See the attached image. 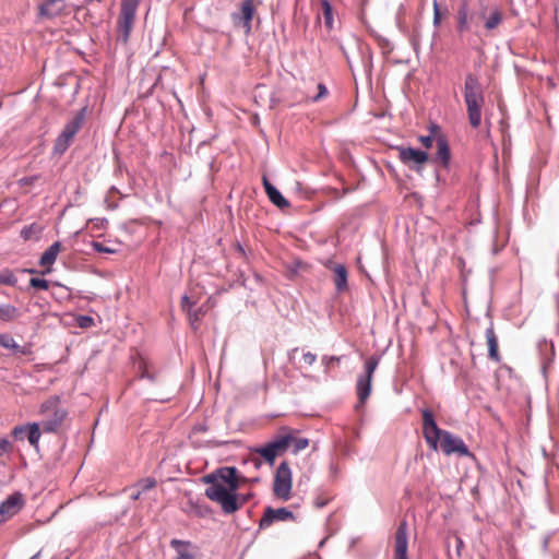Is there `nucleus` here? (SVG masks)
<instances>
[{
    "label": "nucleus",
    "instance_id": "1",
    "mask_svg": "<svg viewBox=\"0 0 559 559\" xmlns=\"http://www.w3.org/2000/svg\"><path fill=\"white\" fill-rule=\"evenodd\" d=\"M202 479L209 485L205 489V496L210 500L219 503L226 514L234 513L239 509L238 495L236 493L239 487L236 467H221L203 476Z\"/></svg>",
    "mask_w": 559,
    "mask_h": 559
},
{
    "label": "nucleus",
    "instance_id": "2",
    "mask_svg": "<svg viewBox=\"0 0 559 559\" xmlns=\"http://www.w3.org/2000/svg\"><path fill=\"white\" fill-rule=\"evenodd\" d=\"M423 433L429 448L437 451L440 448L444 454H457L460 456H469L471 452L463 439L454 436L450 431L438 427L433 414L430 409L423 411Z\"/></svg>",
    "mask_w": 559,
    "mask_h": 559
},
{
    "label": "nucleus",
    "instance_id": "3",
    "mask_svg": "<svg viewBox=\"0 0 559 559\" xmlns=\"http://www.w3.org/2000/svg\"><path fill=\"white\" fill-rule=\"evenodd\" d=\"M463 96L468 122L472 128L477 129L481 123L485 94L481 83L473 73L465 76Z\"/></svg>",
    "mask_w": 559,
    "mask_h": 559
},
{
    "label": "nucleus",
    "instance_id": "4",
    "mask_svg": "<svg viewBox=\"0 0 559 559\" xmlns=\"http://www.w3.org/2000/svg\"><path fill=\"white\" fill-rule=\"evenodd\" d=\"M40 414L45 416L41 421L44 432H56L62 425L67 411L60 406V399L57 395L50 396L40 405Z\"/></svg>",
    "mask_w": 559,
    "mask_h": 559
},
{
    "label": "nucleus",
    "instance_id": "5",
    "mask_svg": "<svg viewBox=\"0 0 559 559\" xmlns=\"http://www.w3.org/2000/svg\"><path fill=\"white\" fill-rule=\"evenodd\" d=\"M87 108H81L63 127V130L58 135L55 142V151L62 154L64 153L71 142L73 141L78 131L83 127L86 118Z\"/></svg>",
    "mask_w": 559,
    "mask_h": 559
},
{
    "label": "nucleus",
    "instance_id": "6",
    "mask_svg": "<svg viewBox=\"0 0 559 559\" xmlns=\"http://www.w3.org/2000/svg\"><path fill=\"white\" fill-rule=\"evenodd\" d=\"M140 0H121L117 28L119 38L124 44L129 40L132 32Z\"/></svg>",
    "mask_w": 559,
    "mask_h": 559
},
{
    "label": "nucleus",
    "instance_id": "7",
    "mask_svg": "<svg viewBox=\"0 0 559 559\" xmlns=\"http://www.w3.org/2000/svg\"><path fill=\"white\" fill-rule=\"evenodd\" d=\"M380 362V356L372 355L368 357L361 372L356 380V393L358 401L364 404L371 393V381L373 373Z\"/></svg>",
    "mask_w": 559,
    "mask_h": 559
},
{
    "label": "nucleus",
    "instance_id": "8",
    "mask_svg": "<svg viewBox=\"0 0 559 559\" xmlns=\"http://www.w3.org/2000/svg\"><path fill=\"white\" fill-rule=\"evenodd\" d=\"M81 5L70 4L67 0H44L38 5L37 16L41 20L52 21L70 15L72 11H80Z\"/></svg>",
    "mask_w": 559,
    "mask_h": 559
},
{
    "label": "nucleus",
    "instance_id": "9",
    "mask_svg": "<svg viewBox=\"0 0 559 559\" xmlns=\"http://www.w3.org/2000/svg\"><path fill=\"white\" fill-rule=\"evenodd\" d=\"M273 492L276 498L287 501L292 496V469L286 461L276 468L273 483Z\"/></svg>",
    "mask_w": 559,
    "mask_h": 559
},
{
    "label": "nucleus",
    "instance_id": "10",
    "mask_svg": "<svg viewBox=\"0 0 559 559\" xmlns=\"http://www.w3.org/2000/svg\"><path fill=\"white\" fill-rule=\"evenodd\" d=\"M396 150L399 151L400 160L416 171H420L429 158L427 152L411 146H397Z\"/></svg>",
    "mask_w": 559,
    "mask_h": 559
},
{
    "label": "nucleus",
    "instance_id": "11",
    "mask_svg": "<svg viewBox=\"0 0 559 559\" xmlns=\"http://www.w3.org/2000/svg\"><path fill=\"white\" fill-rule=\"evenodd\" d=\"M295 515L287 508H278L273 509L272 507H266L264 510V514L260 520V528H266L271 526L275 521H288L294 520Z\"/></svg>",
    "mask_w": 559,
    "mask_h": 559
},
{
    "label": "nucleus",
    "instance_id": "12",
    "mask_svg": "<svg viewBox=\"0 0 559 559\" xmlns=\"http://www.w3.org/2000/svg\"><path fill=\"white\" fill-rule=\"evenodd\" d=\"M408 525L406 521H401L394 536V555L395 559H408Z\"/></svg>",
    "mask_w": 559,
    "mask_h": 559
},
{
    "label": "nucleus",
    "instance_id": "13",
    "mask_svg": "<svg viewBox=\"0 0 559 559\" xmlns=\"http://www.w3.org/2000/svg\"><path fill=\"white\" fill-rule=\"evenodd\" d=\"M254 13V0H243L240 12H234L231 19L235 24H241L248 31L251 28V22Z\"/></svg>",
    "mask_w": 559,
    "mask_h": 559
},
{
    "label": "nucleus",
    "instance_id": "14",
    "mask_svg": "<svg viewBox=\"0 0 559 559\" xmlns=\"http://www.w3.org/2000/svg\"><path fill=\"white\" fill-rule=\"evenodd\" d=\"M23 506V499L21 495H13L8 497L3 502L0 503V524L8 518L14 515Z\"/></svg>",
    "mask_w": 559,
    "mask_h": 559
},
{
    "label": "nucleus",
    "instance_id": "15",
    "mask_svg": "<svg viewBox=\"0 0 559 559\" xmlns=\"http://www.w3.org/2000/svg\"><path fill=\"white\" fill-rule=\"evenodd\" d=\"M60 250L61 243L59 241H55L44 251L39 259V265L47 267V270L43 271V274H47L51 271V266L56 262Z\"/></svg>",
    "mask_w": 559,
    "mask_h": 559
},
{
    "label": "nucleus",
    "instance_id": "16",
    "mask_svg": "<svg viewBox=\"0 0 559 559\" xmlns=\"http://www.w3.org/2000/svg\"><path fill=\"white\" fill-rule=\"evenodd\" d=\"M436 159L444 167H447L451 159L450 146L447 138L443 134L436 136Z\"/></svg>",
    "mask_w": 559,
    "mask_h": 559
},
{
    "label": "nucleus",
    "instance_id": "17",
    "mask_svg": "<svg viewBox=\"0 0 559 559\" xmlns=\"http://www.w3.org/2000/svg\"><path fill=\"white\" fill-rule=\"evenodd\" d=\"M333 271V283L338 294L344 293L348 288L347 278L348 272L344 264H335L332 267Z\"/></svg>",
    "mask_w": 559,
    "mask_h": 559
},
{
    "label": "nucleus",
    "instance_id": "18",
    "mask_svg": "<svg viewBox=\"0 0 559 559\" xmlns=\"http://www.w3.org/2000/svg\"><path fill=\"white\" fill-rule=\"evenodd\" d=\"M485 336L488 345V357L496 362H500L501 356L498 350V337L495 333L492 323H490L486 329Z\"/></svg>",
    "mask_w": 559,
    "mask_h": 559
},
{
    "label": "nucleus",
    "instance_id": "19",
    "mask_svg": "<svg viewBox=\"0 0 559 559\" xmlns=\"http://www.w3.org/2000/svg\"><path fill=\"white\" fill-rule=\"evenodd\" d=\"M263 186L265 189V193L270 201L280 209L287 207L289 205L288 201L283 197V194L266 179L263 177Z\"/></svg>",
    "mask_w": 559,
    "mask_h": 559
},
{
    "label": "nucleus",
    "instance_id": "20",
    "mask_svg": "<svg viewBox=\"0 0 559 559\" xmlns=\"http://www.w3.org/2000/svg\"><path fill=\"white\" fill-rule=\"evenodd\" d=\"M0 346L23 356L31 353L29 347L19 345L9 333H0Z\"/></svg>",
    "mask_w": 559,
    "mask_h": 559
},
{
    "label": "nucleus",
    "instance_id": "21",
    "mask_svg": "<svg viewBox=\"0 0 559 559\" xmlns=\"http://www.w3.org/2000/svg\"><path fill=\"white\" fill-rule=\"evenodd\" d=\"M293 436L290 433L280 435L271 440L269 443L274 452L280 455L286 452L292 445Z\"/></svg>",
    "mask_w": 559,
    "mask_h": 559
},
{
    "label": "nucleus",
    "instance_id": "22",
    "mask_svg": "<svg viewBox=\"0 0 559 559\" xmlns=\"http://www.w3.org/2000/svg\"><path fill=\"white\" fill-rule=\"evenodd\" d=\"M503 21V15L498 7H493L489 15L485 19L484 27L486 31L491 32L497 28Z\"/></svg>",
    "mask_w": 559,
    "mask_h": 559
},
{
    "label": "nucleus",
    "instance_id": "23",
    "mask_svg": "<svg viewBox=\"0 0 559 559\" xmlns=\"http://www.w3.org/2000/svg\"><path fill=\"white\" fill-rule=\"evenodd\" d=\"M471 15L468 13V5L466 2L462 3L459 8L457 12V29L460 32H465L471 28Z\"/></svg>",
    "mask_w": 559,
    "mask_h": 559
},
{
    "label": "nucleus",
    "instance_id": "24",
    "mask_svg": "<svg viewBox=\"0 0 559 559\" xmlns=\"http://www.w3.org/2000/svg\"><path fill=\"white\" fill-rule=\"evenodd\" d=\"M170 546L178 552L176 559H195L194 555L187 550L191 546L190 542L174 538L170 540Z\"/></svg>",
    "mask_w": 559,
    "mask_h": 559
},
{
    "label": "nucleus",
    "instance_id": "25",
    "mask_svg": "<svg viewBox=\"0 0 559 559\" xmlns=\"http://www.w3.org/2000/svg\"><path fill=\"white\" fill-rule=\"evenodd\" d=\"M21 316L19 309L10 304H0V320L11 322Z\"/></svg>",
    "mask_w": 559,
    "mask_h": 559
},
{
    "label": "nucleus",
    "instance_id": "26",
    "mask_svg": "<svg viewBox=\"0 0 559 559\" xmlns=\"http://www.w3.org/2000/svg\"><path fill=\"white\" fill-rule=\"evenodd\" d=\"M41 436L40 426L37 423L27 424V440L36 450L39 448V439Z\"/></svg>",
    "mask_w": 559,
    "mask_h": 559
},
{
    "label": "nucleus",
    "instance_id": "27",
    "mask_svg": "<svg viewBox=\"0 0 559 559\" xmlns=\"http://www.w3.org/2000/svg\"><path fill=\"white\" fill-rule=\"evenodd\" d=\"M253 452L261 455L266 463H269L271 466L274 464L275 459L277 454L274 452L271 444L267 442L264 445H260L253 449Z\"/></svg>",
    "mask_w": 559,
    "mask_h": 559
},
{
    "label": "nucleus",
    "instance_id": "28",
    "mask_svg": "<svg viewBox=\"0 0 559 559\" xmlns=\"http://www.w3.org/2000/svg\"><path fill=\"white\" fill-rule=\"evenodd\" d=\"M41 233V227L36 223L26 225L22 228L20 235L24 240H29L33 238H38Z\"/></svg>",
    "mask_w": 559,
    "mask_h": 559
},
{
    "label": "nucleus",
    "instance_id": "29",
    "mask_svg": "<svg viewBox=\"0 0 559 559\" xmlns=\"http://www.w3.org/2000/svg\"><path fill=\"white\" fill-rule=\"evenodd\" d=\"M322 13L324 17V25L328 29L333 27V13L332 5L328 0H321Z\"/></svg>",
    "mask_w": 559,
    "mask_h": 559
},
{
    "label": "nucleus",
    "instance_id": "30",
    "mask_svg": "<svg viewBox=\"0 0 559 559\" xmlns=\"http://www.w3.org/2000/svg\"><path fill=\"white\" fill-rule=\"evenodd\" d=\"M156 486V479L153 477H146L144 479L139 480L135 485V489H140V492L144 493L148 490L153 489Z\"/></svg>",
    "mask_w": 559,
    "mask_h": 559
},
{
    "label": "nucleus",
    "instance_id": "31",
    "mask_svg": "<svg viewBox=\"0 0 559 559\" xmlns=\"http://www.w3.org/2000/svg\"><path fill=\"white\" fill-rule=\"evenodd\" d=\"M454 544H455L454 552H452L450 549L448 550L449 558L450 559H460L462 557V550L464 549L465 544H464L463 539L457 535L454 536Z\"/></svg>",
    "mask_w": 559,
    "mask_h": 559
},
{
    "label": "nucleus",
    "instance_id": "32",
    "mask_svg": "<svg viewBox=\"0 0 559 559\" xmlns=\"http://www.w3.org/2000/svg\"><path fill=\"white\" fill-rule=\"evenodd\" d=\"M309 445V440L307 438H296L293 436L292 445L293 453L297 454L299 451L306 449Z\"/></svg>",
    "mask_w": 559,
    "mask_h": 559
},
{
    "label": "nucleus",
    "instance_id": "33",
    "mask_svg": "<svg viewBox=\"0 0 559 559\" xmlns=\"http://www.w3.org/2000/svg\"><path fill=\"white\" fill-rule=\"evenodd\" d=\"M16 276L10 270H5L0 273V284L13 286L16 284Z\"/></svg>",
    "mask_w": 559,
    "mask_h": 559
},
{
    "label": "nucleus",
    "instance_id": "34",
    "mask_svg": "<svg viewBox=\"0 0 559 559\" xmlns=\"http://www.w3.org/2000/svg\"><path fill=\"white\" fill-rule=\"evenodd\" d=\"M342 359L341 356H329L324 355L321 358L322 365L324 366V372L329 373L330 366L334 362H340Z\"/></svg>",
    "mask_w": 559,
    "mask_h": 559
},
{
    "label": "nucleus",
    "instance_id": "35",
    "mask_svg": "<svg viewBox=\"0 0 559 559\" xmlns=\"http://www.w3.org/2000/svg\"><path fill=\"white\" fill-rule=\"evenodd\" d=\"M29 286L46 290L49 288V282L45 278L32 277L29 280Z\"/></svg>",
    "mask_w": 559,
    "mask_h": 559
},
{
    "label": "nucleus",
    "instance_id": "36",
    "mask_svg": "<svg viewBox=\"0 0 559 559\" xmlns=\"http://www.w3.org/2000/svg\"><path fill=\"white\" fill-rule=\"evenodd\" d=\"M486 12L487 5L484 2H480V10L478 12H474L471 14V22H475L476 20L485 21V19L487 17Z\"/></svg>",
    "mask_w": 559,
    "mask_h": 559
},
{
    "label": "nucleus",
    "instance_id": "37",
    "mask_svg": "<svg viewBox=\"0 0 559 559\" xmlns=\"http://www.w3.org/2000/svg\"><path fill=\"white\" fill-rule=\"evenodd\" d=\"M329 94L326 86L323 83L318 84V94L311 97L312 103H317Z\"/></svg>",
    "mask_w": 559,
    "mask_h": 559
},
{
    "label": "nucleus",
    "instance_id": "38",
    "mask_svg": "<svg viewBox=\"0 0 559 559\" xmlns=\"http://www.w3.org/2000/svg\"><path fill=\"white\" fill-rule=\"evenodd\" d=\"M441 23V12L439 9V4L437 0H433V25L436 27L440 26Z\"/></svg>",
    "mask_w": 559,
    "mask_h": 559
},
{
    "label": "nucleus",
    "instance_id": "39",
    "mask_svg": "<svg viewBox=\"0 0 559 559\" xmlns=\"http://www.w3.org/2000/svg\"><path fill=\"white\" fill-rule=\"evenodd\" d=\"M301 360L306 366H312L317 361V355L311 352L302 354Z\"/></svg>",
    "mask_w": 559,
    "mask_h": 559
},
{
    "label": "nucleus",
    "instance_id": "40",
    "mask_svg": "<svg viewBox=\"0 0 559 559\" xmlns=\"http://www.w3.org/2000/svg\"><path fill=\"white\" fill-rule=\"evenodd\" d=\"M11 450H12L11 442L5 438L0 439V456H2L4 453H7Z\"/></svg>",
    "mask_w": 559,
    "mask_h": 559
},
{
    "label": "nucleus",
    "instance_id": "41",
    "mask_svg": "<svg viewBox=\"0 0 559 559\" xmlns=\"http://www.w3.org/2000/svg\"><path fill=\"white\" fill-rule=\"evenodd\" d=\"M24 433H27V425H20V426H15L12 431H11V435L14 437V438H19L21 437L22 435Z\"/></svg>",
    "mask_w": 559,
    "mask_h": 559
},
{
    "label": "nucleus",
    "instance_id": "42",
    "mask_svg": "<svg viewBox=\"0 0 559 559\" xmlns=\"http://www.w3.org/2000/svg\"><path fill=\"white\" fill-rule=\"evenodd\" d=\"M419 141L425 147L429 148L432 146L433 142H436V138L432 135H421L419 136Z\"/></svg>",
    "mask_w": 559,
    "mask_h": 559
},
{
    "label": "nucleus",
    "instance_id": "43",
    "mask_svg": "<svg viewBox=\"0 0 559 559\" xmlns=\"http://www.w3.org/2000/svg\"><path fill=\"white\" fill-rule=\"evenodd\" d=\"M191 306H192V302L190 301L189 297L187 295L182 296L181 307L183 310H188L190 317H192V314L190 312Z\"/></svg>",
    "mask_w": 559,
    "mask_h": 559
},
{
    "label": "nucleus",
    "instance_id": "44",
    "mask_svg": "<svg viewBox=\"0 0 559 559\" xmlns=\"http://www.w3.org/2000/svg\"><path fill=\"white\" fill-rule=\"evenodd\" d=\"M93 248L97 251V252H106V253H112L114 250L105 247L103 243L100 242H93Z\"/></svg>",
    "mask_w": 559,
    "mask_h": 559
},
{
    "label": "nucleus",
    "instance_id": "45",
    "mask_svg": "<svg viewBox=\"0 0 559 559\" xmlns=\"http://www.w3.org/2000/svg\"><path fill=\"white\" fill-rule=\"evenodd\" d=\"M141 378L142 379H147L151 382H154L156 380V374L151 372V371H148L147 369H145V370L142 371Z\"/></svg>",
    "mask_w": 559,
    "mask_h": 559
},
{
    "label": "nucleus",
    "instance_id": "46",
    "mask_svg": "<svg viewBox=\"0 0 559 559\" xmlns=\"http://www.w3.org/2000/svg\"><path fill=\"white\" fill-rule=\"evenodd\" d=\"M93 323V319L88 316H82L80 319V326L87 328Z\"/></svg>",
    "mask_w": 559,
    "mask_h": 559
},
{
    "label": "nucleus",
    "instance_id": "47",
    "mask_svg": "<svg viewBox=\"0 0 559 559\" xmlns=\"http://www.w3.org/2000/svg\"><path fill=\"white\" fill-rule=\"evenodd\" d=\"M143 493L140 492V489H135L134 486L131 489L130 498L132 500H139Z\"/></svg>",
    "mask_w": 559,
    "mask_h": 559
},
{
    "label": "nucleus",
    "instance_id": "48",
    "mask_svg": "<svg viewBox=\"0 0 559 559\" xmlns=\"http://www.w3.org/2000/svg\"><path fill=\"white\" fill-rule=\"evenodd\" d=\"M313 503H314V506H316L317 508H323V507H325V506H326L328 501H326L325 499H322V498H319V497H318V498L314 500V502H313Z\"/></svg>",
    "mask_w": 559,
    "mask_h": 559
},
{
    "label": "nucleus",
    "instance_id": "49",
    "mask_svg": "<svg viewBox=\"0 0 559 559\" xmlns=\"http://www.w3.org/2000/svg\"><path fill=\"white\" fill-rule=\"evenodd\" d=\"M299 348L298 347H295L293 349L289 350L288 353V359L292 361L295 357V354L298 353Z\"/></svg>",
    "mask_w": 559,
    "mask_h": 559
},
{
    "label": "nucleus",
    "instance_id": "50",
    "mask_svg": "<svg viewBox=\"0 0 559 559\" xmlns=\"http://www.w3.org/2000/svg\"><path fill=\"white\" fill-rule=\"evenodd\" d=\"M249 496H242L240 499L238 498L239 509L248 501Z\"/></svg>",
    "mask_w": 559,
    "mask_h": 559
},
{
    "label": "nucleus",
    "instance_id": "51",
    "mask_svg": "<svg viewBox=\"0 0 559 559\" xmlns=\"http://www.w3.org/2000/svg\"><path fill=\"white\" fill-rule=\"evenodd\" d=\"M341 49H342L343 55L345 56V58H346V60H347V62H348L349 67L352 68L350 60H349V58H348V56H347V52L345 51V49H344V47H343V46H341Z\"/></svg>",
    "mask_w": 559,
    "mask_h": 559
},
{
    "label": "nucleus",
    "instance_id": "52",
    "mask_svg": "<svg viewBox=\"0 0 559 559\" xmlns=\"http://www.w3.org/2000/svg\"><path fill=\"white\" fill-rule=\"evenodd\" d=\"M40 551L36 552L34 556H32L29 559H39Z\"/></svg>",
    "mask_w": 559,
    "mask_h": 559
}]
</instances>
